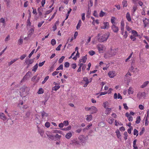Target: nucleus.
<instances>
[{"label":"nucleus","mask_w":149,"mask_h":149,"mask_svg":"<svg viewBox=\"0 0 149 149\" xmlns=\"http://www.w3.org/2000/svg\"><path fill=\"white\" fill-rule=\"evenodd\" d=\"M109 36V34H99L97 36L98 40L100 42H103L107 40Z\"/></svg>","instance_id":"f257e3e1"},{"label":"nucleus","mask_w":149,"mask_h":149,"mask_svg":"<svg viewBox=\"0 0 149 149\" xmlns=\"http://www.w3.org/2000/svg\"><path fill=\"white\" fill-rule=\"evenodd\" d=\"M96 47L100 53H103L106 49L104 45L100 44L97 45Z\"/></svg>","instance_id":"f03ea898"},{"label":"nucleus","mask_w":149,"mask_h":149,"mask_svg":"<svg viewBox=\"0 0 149 149\" xmlns=\"http://www.w3.org/2000/svg\"><path fill=\"white\" fill-rule=\"evenodd\" d=\"M109 27V24L108 22H105L103 23V25L100 26L102 29H108Z\"/></svg>","instance_id":"7ed1b4c3"},{"label":"nucleus","mask_w":149,"mask_h":149,"mask_svg":"<svg viewBox=\"0 0 149 149\" xmlns=\"http://www.w3.org/2000/svg\"><path fill=\"white\" fill-rule=\"evenodd\" d=\"M111 29L115 33H117L119 31L118 27L116 26L115 24H112Z\"/></svg>","instance_id":"20e7f679"},{"label":"nucleus","mask_w":149,"mask_h":149,"mask_svg":"<svg viewBox=\"0 0 149 149\" xmlns=\"http://www.w3.org/2000/svg\"><path fill=\"white\" fill-rule=\"evenodd\" d=\"M146 97V95L145 92L139 93L137 94V97L139 99H140L142 97H143L144 98H145Z\"/></svg>","instance_id":"39448f33"},{"label":"nucleus","mask_w":149,"mask_h":149,"mask_svg":"<svg viewBox=\"0 0 149 149\" xmlns=\"http://www.w3.org/2000/svg\"><path fill=\"white\" fill-rule=\"evenodd\" d=\"M97 111V108L95 106L91 107L90 112L91 114L95 113Z\"/></svg>","instance_id":"423d86ee"},{"label":"nucleus","mask_w":149,"mask_h":149,"mask_svg":"<svg viewBox=\"0 0 149 149\" xmlns=\"http://www.w3.org/2000/svg\"><path fill=\"white\" fill-rule=\"evenodd\" d=\"M143 21L144 24V27L146 28L149 23V19L145 18L143 19Z\"/></svg>","instance_id":"0eeeda50"},{"label":"nucleus","mask_w":149,"mask_h":149,"mask_svg":"<svg viewBox=\"0 0 149 149\" xmlns=\"http://www.w3.org/2000/svg\"><path fill=\"white\" fill-rule=\"evenodd\" d=\"M126 18L127 20L129 22H132V19L131 18V17L130 15V14L129 12H127L126 14Z\"/></svg>","instance_id":"6e6552de"},{"label":"nucleus","mask_w":149,"mask_h":149,"mask_svg":"<svg viewBox=\"0 0 149 149\" xmlns=\"http://www.w3.org/2000/svg\"><path fill=\"white\" fill-rule=\"evenodd\" d=\"M34 28L33 26L31 28L28 32V34L30 36H31L34 32Z\"/></svg>","instance_id":"1a4fd4ad"},{"label":"nucleus","mask_w":149,"mask_h":149,"mask_svg":"<svg viewBox=\"0 0 149 149\" xmlns=\"http://www.w3.org/2000/svg\"><path fill=\"white\" fill-rule=\"evenodd\" d=\"M0 118L3 120H5L7 119L5 114L2 113H0Z\"/></svg>","instance_id":"9d476101"},{"label":"nucleus","mask_w":149,"mask_h":149,"mask_svg":"<svg viewBox=\"0 0 149 149\" xmlns=\"http://www.w3.org/2000/svg\"><path fill=\"white\" fill-rule=\"evenodd\" d=\"M87 59V55H86L85 56H83L81 59L79 60V61L80 62L83 63H85L86 62Z\"/></svg>","instance_id":"9b49d317"},{"label":"nucleus","mask_w":149,"mask_h":149,"mask_svg":"<svg viewBox=\"0 0 149 149\" xmlns=\"http://www.w3.org/2000/svg\"><path fill=\"white\" fill-rule=\"evenodd\" d=\"M33 62V59H26L25 60V62L26 64L29 65L31 64Z\"/></svg>","instance_id":"f8f14e48"},{"label":"nucleus","mask_w":149,"mask_h":149,"mask_svg":"<svg viewBox=\"0 0 149 149\" xmlns=\"http://www.w3.org/2000/svg\"><path fill=\"white\" fill-rule=\"evenodd\" d=\"M40 116L38 115H36L35 120L37 124H39L41 122V120L39 119Z\"/></svg>","instance_id":"ddd939ff"},{"label":"nucleus","mask_w":149,"mask_h":149,"mask_svg":"<svg viewBox=\"0 0 149 149\" xmlns=\"http://www.w3.org/2000/svg\"><path fill=\"white\" fill-rule=\"evenodd\" d=\"M108 75L110 77L112 78L116 75V74L115 72L111 71L109 72Z\"/></svg>","instance_id":"4468645a"},{"label":"nucleus","mask_w":149,"mask_h":149,"mask_svg":"<svg viewBox=\"0 0 149 149\" xmlns=\"http://www.w3.org/2000/svg\"><path fill=\"white\" fill-rule=\"evenodd\" d=\"M131 33L132 35L136 37L140 36V35L138 34V32L134 30L131 31Z\"/></svg>","instance_id":"2eb2a0df"},{"label":"nucleus","mask_w":149,"mask_h":149,"mask_svg":"<svg viewBox=\"0 0 149 149\" xmlns=\"http://www.w3.org/2000/svg\"><path fill=\"white\" fill-rule=\"evenodd\" d=\"M41 115L42 117V118L44 119V120H45V118H47V117L48 116V114L46 113L44 111L42 112Z\"/></svg>","instance_id":"dca6fc26"},{"label":"nucleus","mask_w":149,"mask_h":149,"mask_svg":"<svg viewBox=\"0 0 149 149\" xmlns=\"http://www.w3.org/2000/svg\"><path fill=\"white\" fill-rule=\"evenodd\" d=\"M127 92L129 95H130L133 94L134 93V91L131 87H130L128 90Z\"/></svg>","instance_id":"f3484780"},{"label":"nucleus","mask_w":149,"mask_h":149,"mask_svg":"<svg viewBox=\"0 0 149 149\" xmlns=\"http://www.w3.org/2000/svg\"><path fill=\"white\" fill-rule=\"evenodd\" d=\"M86 120L90 121H91L92 118V116L91 115H87L86 116Z\"/></svg>","instance_id":"a211bd4d"},{"label":"nucleus","mask_w":149,"mask_h":149,"mask_svg":"<svg viewBox=\"0 0 149 149\" xmlns=\"http://www.w3.org/2000/svg\"><path fill=\"white\" fill-rule=\"evenodd\" d=\"M149 83V81H146L144 82L143 84L141 86V88H143L145 87Z\"/></svg>","instance_id":"6ab92c4d"},{"label":"nucleus","mask_w":149,"mask_h":149,"mask_svg":"<svg viewBox=\"0 0 149 149\" xmlns=\"http://www.w3.org/2000/svg\"><path fill=\"white\" fill-rule=\"evenodd\" d=\"M72 136V134L71 132H69L66 134L65 135V138L68 139H69Z\"/></svg>","instance_id":"aec40b11"},{"label":"nucleus","mask_w":149,"mask_h":149,"mask_svg":"<svg viewBox=\"0 0 149 149\" xmlns=\"http://www.w3.org/2000/svg\"><path fill=\"white\" fill-rule=\"evenodd\" d=\"M81 23L82 22L81 20H79L76 26V28L77 29H79L80 28V26H81Z\"/></svg>","instance_id":"412c9836"},{"label":"nucleus","mask_w":149,"mask_h":149,"mask_svg":"<svg viewBox=\"0 0 149 149\" xmlns=\"http://www.w3.org/2000/svg\"><path fill=\"white\" fill-rule=\"evenodd\" d=\"M111 111V108H107L105 110V113L107 115L109 114Z\"/></svg>","instance_id":"4be33fe9"},{"label":"nucleus","mask_w":149,"mask_h":149,"mask_svg":"<svg viewBox=\"0 0 149 149\" xmlns=\"http://www.w3.org/2000/svg\"><path fill=\"white\" fill-rule=\"evenodd\" d=\"M60 88V85L55 86L52 88V90L56 91Z\"/></svg>","instance_id":"5701e85b"},{"label":"nucleus","mask_w":149,"mask_h":149,"mask_svg":"<svg viewBox=\"0 0 149 149\" xmlns=\"http://www.w3.org/2000/svg\"><path fill=\"white\" fill-rule=\"evenodd\" d=\"M71 128H72V127H71V126L70 125V126H68V127L67 128H62V129H61V130L63 131H69L71 130Z\"/></svg>","instance_id":"b1692460"},{"label":"nucleus","mask_w":149,"mask_h":149,"mask_svg":"<svg viewBox=\"0 0 149 149\" xmlns=\"http://www.w3.org/2000/svg\"><path fill=\"white\" fill-rule=\"evenodd\" d=\"M122 5L123 7H126L127 6V1L126 0H123L122 1Z\"/></svg>","instance_id":"393cba45"},{"label":"nucleus","mask_w":149,"mask_h":149,"mask_svg":"<svg viewBox=\"0 0 149 149\" xmlns=\"http://www.w3.org/2000/svg\"><path fill=\"white\" fill-rule=\"evenodd\" d=\"M38 68V63H36L35 66L33 67L32 71H34V72H36V70Z\"/></svg>","instance_id":"a878e982"},{"label":"nucleus","mask_w":149,"mask_h":149,"mask_svg":"<svg viewBox=\"0 0 149 149\" xmlns=\"http://www.w3.org/2000/svg\"><path fill=\"white\" fill-rule=\"evenodd\" d=\"M116 18L114 17H111V23L112 24H115V21L116 20Z\"/></svg>","instance_id":"bb28decb"},{"label":"nucleus","mask_w":149,"mask_h":149,"mask_svg":"<svg viewBox=\"0 0 149 149\" xmlns=\"http://www.w3.org/2000/svg\"><path fill=\"white\" fill-rule=\"evenodd\" d=\"M116 133L118 138H119L121 136V135L119 130H117L116 131Z\"/></svg>","instance_id":"cd10ccee"},{"label":"nucleus","mask_w":149,"mask_h":149,"mask_svg":"<svg viewBox=\"0 0 149 149\" xmlns=\"http://www.w3.org/2000/svg\"><path fill=\"white\" fill-rule=\"evenodd\" d=\"M18 59V58H15L12 60L11 61L8 63V65H10L13 64Z\"/></svg>","instance_id":"c85d7f7f"},{"label":"nucleus","mask_w":149,"mask_h":149,"mask_svg":"<svg viewBox=\"0 0 149 149\" xmlns=\"http://www.w3.org/2000/svg\"><path fill=\"white\" fill-rule=\"evenodd\" d=\"M141 121V118L140 116H138L136 118V121L135 123L137 124H138L140 123Z\"/></svg>","instance_id":"c756f323"},{"label":"nucleus","mask_w":149,"mask_h":149,"mask_svg":"<svg viewBox=\"0 0 149 149\" xmlns=\"http://www.w3.org/2000/svg\"><path fill=\"white\" fill-rule=\"evenodd\" d=\"M44 93V90L42 88H40L38 91V93L39 94H42Z\"/></svg>","instance_id":"7c9ffc66"},{"label":"nucleus","mask_w":149,"mask_h":149,"mask_svg":"<svg viewBox=\"0 0 149 149\" xmlns=\"http://www.w3.org/2000/svg\"><path fill=\"white\" fill-rule=\"evenodd\" d=\"M61 137V136L59 135L58 134H56L55 135V136H53H53L52 135L50 136L49 138H51V137H55L56 138H57L58 139H60V138Z\"/></svg>","instance_id":"2f4dec72"},{"label":"nucleus","mask_w":149,"mask_h":149,"mask_svg":"<svg viewBox=\"0 0 149 149\" xmlns=\"http://www.w3.org/2000/svg\"><path fill=\"white\" fill-rule=\"evenodd\" d=\"M136 37L135 36H134L132 35H131L130 37V38L131 40H132V41H135L136 39Z\"/></svg>","instance_id":"473e14b6"},{"label":"nucleus","mask_w":149,"mask_h":149,"mask_svg":"<svg viewBox=\"0 0 149 149\" xmlns=\"http://www.w3.org/2000/svg\"><path fill=\"white\" fill-rule=\"evenodd\" d=\"M83 81L85 82L86 83H89V81L88 79L86 77H84L83 78Z\"/></svg>","instance_id":"72a5a7b5"},{"label":"nucleus","mask_w":149,"mask_h":149,"mask_svg":"<svg viewBox=\"0 0 149 149\" xmlns=\"http://www.w3.org/2000/svg\"><path fill=\"white\" fill-rule=\"evenodd\" d=\"M65 56H62L59 60L58 62L59 63H61L63 62L64 59L65 58Z\"/></svg>","instance_id":"f704fd0d"},{"label":"nucleus","mask_w":149,"mask_h":149,"mask_svg":"<svg viewBox=\"0 0 149 149\" xmlns=\"http://www.w3.org/2000/svg\"><path fill=\"white\" fill-rule=\"evenodd\" d=\"M49 76H47L44 79V80L42 81V84H44L47 81V80L49 78Z\"/></svg>","instance_id":"c9c22d12"},{"label":"nucleus","mask_w":149,"mask_h":149,"mask_svg":"<svg viewBox=\"0 0 149 149\" xmlns=\"http://www.w3.org/2000/svg\"><path fill=\"white\" fill-rule=\"evenodd\" d=\"M105 14V13L104 12H103L102 10L100 11V13L99 16L100 17H102Z\"/></svg>","instance_id":"e433bc0d"},{"label":"nucleus","mask_w":149,"mask_h":149,"mask_svg":"<svg viewBox=\"0 0 149 149\" xmlns=\"http://www.w3.org/2000/svg\"><path fill=\"white\" fill-rule=\"evenodd\" d=\"M88 53L90 55L92 56L94 55L95 54V53L93 50H91Z\"/></svg>","instance_id":"4c0bfd02"},{"label":"nucleus","mask_w":149,"mask_h":149,"mask_svg":"<svg viewBox=\"0 0 149 149\" xmlns=\"http://www.w3.org/2000/svg\"><path fill=\"white\" fill-rule=\"evenodd\" d=\"M63 65H61L56 70V71L59 70H63Z\"/></svg>","instance_id":"58836bf2"},{"label":"nucleus","mask_w":149,"mask_h":149,"mask_svg":"<svg viewBox=\"0 0 149 149\" xmlns=\"http://www.w3.org/2000/svg\"><path fill=\"white\" fill-rule=\"evenodd\" d=\"M124 138L125 140L127 139V137L128 136L127 132H125L124 133Z\"/></svg>","instance_id":"ea45409f"},{"label":"nucleus","mask_w":149,"mask_h":149,"mask_svg":"<svg viewBox=\"0 0 149 149\" xmlns=\"http://www.w3.org/2000/svg\"><path fill=\"white\" fill-rule=\"evenodd\" d=\"M133 54V53L132 52L130 54V55L129 56V57H128V58L125 60V62H127V61H129L130 60V59L132 57V55Z\"/></svg>","instance_id":"a19ab883"},{"label":"nucleus","mask_w":149,"mask_h":149,"mask_svg":"<svg viewBox=\"0 0 149 149\" xmlns=\"http://www.w3.org/2000/svg\"><path fill=\"white\" fill-rule=\"evenodd\" d=\"M114 120L113 119L110 118L108 120V121L109 123L110 124H111L113 122Z\"/></svg>","instance_id":"79ce46f5"},{"label":"nucleus","mask_w":149,"mask_h":149,"mask_svg":"<svg viewBox=\"0 0 149 149\" xmlns=\"http://www.w3.org/2000/svg\"><path fill=\"white\" fill-rule=\"evenodd\" d=\"M126 29L128 31H129V32H131L132 29L128 26H126Z\"/></svg>","instance_id":"37998d69"},{"label":"nucleus","mask_w":149,"mask_h":149,"mask_svg":"<svg viewBox=\"0 0 149 149\" xmlns=\"http://www.w3.org/2000/svg\"><path fill=\"white\" fill-rule=\"evenodd\" d=\"M56 40L54 39H53L52 40L51 42V44L54 46L56 44Z\"/></svg>","instance_id":"c03bdc74"},{"label":"nucleus","mask_w":149,"mask_h":149,"mask_svg":"<svg viewBox=\"0 0 149 149\" xmlns=\"http://www.w3.org/2000/svg\"><path fill=\"white\" fill-rule=\"evenodd\" d=\"M38 131L40 135L42 136L44 134V133L43 131L42 130L39 129L38 130Z\"/></svg>","instance_id":"a18cd8bd"},{"label":"nucleus","mask_w":149,"mask_h":149,"mask_svg":"<svg viewBox=\"0 0 149 149\" xmlns=\"http://www.w3.org/2000/svg\"><path fill=\"white\" fill-rule=\"evenodd\" d=\"M18 42L19 45L22 44L23 43V39L20 38L18 40Z\"/></svg>","instance_id":"49530a36"},{"label":"nucleus","mask_w":149,"mask_h":149,"mask_svg":"<svg viewBox=\"0 0 149 149\" xmlns=\"http://www.w3.org/2000/svg\"><path fill=\"white\" fill-rule=\"evenodd\" d=\"M27 26H31V23L30 21V19L29 18L27 20Z\"/></svg>","instance_id":"de8ad7c7"},{"label":"nucleus","mask_w":149,"mask_h":149,"mask_svg":"<svg viewBox=\"0 0 149 149\" xmlns=\"http://www.w3.org/2000/svg\"><path fill=\"white\" fill-rule=\"evenodd\" d=\"M138 134V131L136 129H134V135H136V136H137Z\"/></svg>","instance_id":"09e8293b"},{"label":"nucleus","mask_w":149,"mask_h":149,"mask_svg":"<svg viewBox=\"0 0 149 149\" xmlns=\"http://www.w3.org/2000/svg\"><path fill=\"white\" fill-rule=\"evenodd\" d=\"M64 66L66 68H68L69 67L70 64L67 62H65L64 63Z\"/></svg>","instance_id":"8fccbe9b"},{"label":"nucleus","mask_w":149,"mask_h":149,"mask_svg":"<svg viewBox=\"0 0 149 149\" xmlns=\"http://www.w3.org/2000/svg\"><path fill=\"white\" fill-rule=\"evenodd\" d=\"M63 125L66 126L68 125L69 122L68 120H65L63 121Z\"/></svg>","instance_id":"3c124183"},{"label":"nucleus","mask_w":149,"mask_h":149,"mask_svg":"<svg viewBox=\"0 0 149 149\" xmlns=\"http://www.w3.org/2000/svg\"><path fill=\"white\" fill-rule=\"evenodd\" d=\"M45 0H42L41 2V4L42 6L44 7V6L45 4Z\"/></svg>","instance_id":"603ef678"},{"label":"nucleus","mask_w":149,"mask_h":149,"mask_svg":"<svg viewBox=\"0 0 149 149\" xmlns=\"http://www.w3.org/2000/svg\"><path fill=\"white\" fill-rule=\"evenodd\" d=\"M44 23V21H42L39 22L38 25V27H40Z\"/></svg>","instance_id":"864d4df0"},{"label":"nucleus","mask_w":149,"mask_h":149,"mask_svg":"<svg viewBox=\"0 0 149 149\" xmlns=\"http://www.w3.org/2000/svg\"><path fill=\"white\" fill-rule=\"evenodd\" d=\"M35 49H33L30 53L29 54V58H30L32 55L33 54L34 51H35Z\"/></svg>","instance_id":"5fc2aeb1"},{"label":"nucleus","mask_w":149,"mask_h":149,"mask_svg":"<svg viewBox=\"0 0 149 149\" xmlns=\"http://www.w3.org/2000/svg\"><path fill=\"white\" fill-rule=\"evenodd\" d=\"M45 61H44L40 63L39 64H38V66L39 67H42V66L45 63Z\"/></svg>","instance_id":"6e6d98bb"},{"label":"nucleus","mask_w":149,"mask_h":149,"mask_svg":"<svg viewBox=\"0 0 149 149\" xmlns=\"http://www.w3.org/2000/svg\"><path fill=\"white\" fill-rule=\"evenodd\" d=\"M120 27H124V21L123 19H122L121 21Z\"/></svg>","instance_id":"4d7b16f0"},{"label":"nucleus","mask_w":149,"mask_h":149,"mask_svg":"<svg viewBox=\"0 0 149 149\" xmlns=\"http://www.w3.org/2000/svg\"><path fill=\"white\" fill-rule=\"evenodd\" d=\"M26 56V54H23V55H22L20 57V59L21 60H23Z\"/></svg>","instance_id":"13d9d810"},{"label":"nucleus","mask_w":149,"mask_h":149,"mask_svg":"<svg viewBox=\"0 0 149 149\" xmlns=\"http://www.w3.org/2000/svg\"><path fill=\"white\" fill-rule=\"evenodd\" d=\"M10 36L9 35H8L5 39V41L6 42L7 41L9 40Z\"/></svg>","instance_id":"bf43d9fd"},{"label":"nucleus","mask_w":149,"mask_h":149,"mask_svg":"<svg viewBox=\"0 0 149 149\" xmlns=\"http://www.w3.org/2000/svg\"><path fill=\"white\" fill-rule=\"evenodd\" d=\"M0 22L2 23L3 24H5V21L4 19L3 18L1 17L0 19Z\"/></svg>","instance_id":"052dcab7"},{"label":"nucleus","mask_w":149,"mask_h":149,"mask_svg":"<svg viewBox=\"0 0 149 149\" xmlns=\"http://www.w3.org/2000/svg\"><path fill=\"white\" fill-rule=\"evenodd\" d=\"M124 33H125V34L123 35V37L125 38H126L128 36L127 32V31H125V32Z\"/></svg>","instance_id":"680f3d73"},{"label":"nucleus","mask_w":149,"mask_h":149,"mask_svg":"<svg viewBox=\"0 0 149 149\" xmlns=\"http://www.w3.org/2000/svg\"><path fill=\"white\" fill-rule=\"evenodd\" d=\"M144 128H142V130H141V131H140L139 133V135H140V136H141L142 135L144 132Z\"/></svg>","instance_id":"e2e57ef3"},{"label":"nucleus","mask_w":149,"mask_h":149,"mask_svg":"<svg viewBox=\"0 0 149 149\" xmlns=\"http://www.w3.org/2000/svg\"><path fill=\"white\" fill-rule=\"evenodd\" d=\"M71 67L72 68L74 69H75L77 67L76 64V63H74L72 64L71 65Z\"/></svg>","instance_id":"0e129e2a"},{"label":"nucleus","mask_w":149,"mask_h":149,"mask_svg":"<svg viewBox=\"0 0 149 149\" xmlns=\"http://www.w3.org/2000/svg\"><path fill=\"white\" fill-rule=\"evenodd\" d=\"M45 126L47 127H49L50 126V124L49 122H47L45 123Z\"/></svg>","instance_id":"69168bd1"},{"label":"nucleus","mask_w":149,"mask_h":149,"mask_svg":"<svg viewBox=\"0 0 149 149\" xmlns=\"http://www.w3.org/2000/svg\"><path fill=\"white\" fill-rule=\"evenodd\" d=\"M93 15L95 17H98V15H97V13L96 11L95 10L94 11Z\"/></svg>","instance_id":"338daca9"},{"label":"nucleus","mask_w":149,"mask_h":149,"mask_svg":"<svg viewBox=\"0 0 149 149\" xmlns=\"http://www.w3.org/2000/svg\"><path fill=\"white\" fill-rule=\"evenodd\" d=\"M137 6H134L133 7V13H134L137 10Z\"/></svg>","instance_id":"774afa93"}]
</instances>
